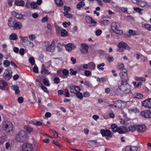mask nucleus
<instances>
[{
	"label": "nucleus",
	"instance_id": "56",
	"mask_svg": "<svg viewBox=\"0 0 151 151\" xmlns=\"http://www.w3.org/2000/svg\"><path fill=\"white\" fill-rule=\"evenodd\" d=\"M67 31L65 29L62 30L61 33V36L63 37L67 36Z\"/></svg>",
	"mask_w": 151,
	"mask_h": 151
},
{
	"label": "nucleus",
	"instance_id": "36",
	"mask_svg": "<svg viewBox=\"0 0 151 151\" xmlns=\"http://www.w3.org/2000/svg\"><path fill=\"white\" fill-rule=\"evenodd\" d=\"M85 6V3L82 1L78 3L76 5L77 8L78 9H80L81 8Z\"/></svg>",
	"mask_w": 151,
	"mask_h": 151
},
{
	"label": "nucleus",
	"instance_id": "51",
	"mask_svg": "<svg viewBox=\"0 0 151 151\" xmlns=\"http://www.w3.org/2000/svg\"><path fill=\"white\" fill-rule=\"evenodd\" d=\"M25 45L32 48H33L34 46L33 43L29 40H28L27 42V44H26Z\"/></svg>",
	"mask_w": 151,
	"mask_h": 151
},
{
	"label": "nucleus",
	"instance_id": "28",
	"mask_svg": "<svg viewBox=\"0 0 151 151\" xmlns=\"http://www.w3.org/2000/svg\"><path fill=\"white\" fill-rule=\"evenodd\" d=\"M12 89L15 91V93L16 94H18L20 93V91L19 87L17 86L14 85L12 86Z\"/></svg>",
	"mask_w": 151,
	"mask_h": 151
},
{
	"label": "nucleus",
	"instance_id": "43",
	"mask_svg": "<svg viewBox=\"0 0 151 151\" xmlns=\"http://www.w3.org/2000/svg\"><path fill=\"white\" fill-rule=\"evenodd\" d=\"M105 65L104 63H102L101 64H99L97 66V68L99 70H101L102 71L104 70V68L103 67Z\"/></svg>",
	"mask_w": 151,
	"mask_h": 151
},
{
	"label": "nucleus",
	"instance_id": "57",
	"mask_svg": "<svg viewBox=\"0 0 151 151\" xmlns=\"http://www.w3.org/2000/svg\"><path fill=\"white\" fill-rule=\"evenodd\" d=\"M98 81L99 82L104 83L106 81V78H105L102 77L101 78H98Z\"/></svg>",
	"mask_w": 151,
	"mask_h": 151
},
{
	"label": "nucleus",
	"instance_id": "47",
	"mask_svg": "<svg viewBox=\"0 0 151 151\" xmlns=\"http://www.w3.org/2000/svg\"><path fill=\"white\" fill-rule=\"evenodd\" d=\"M84 85L87 87L91 88L93 86L91 82L88 81H86L84 82Z\"/></svg>",
	"mask_w": 151,
	"mask_h": 151
},
{
	"label": "nucleus",
	"instance_id": "55",
	"mask_svg": "<svg viewBox=\"0 0 151 151\" xmlns=\"http://www.w3.org/2000/svg\"><path fill=\"white\" fill-rule=\"evenodd\" d=\"M63 14L65 16L68 18H71L73 16L72 14L68 13L67 12H64Z\"/></svg>",
	"mask_w": 151,
	"mask_h": 151
},
{
	"label": "nucleus",
	"instance_id": "33",
	"mask_svg": "<svg viewBox=\"0 0 151 151\" xmlns=\"http://www.w3.org/2000/svg\"><path fill=\"white\" fill-rule=\"evenodd\" d=\"M118 127L119 126L115 124H113L111 126V128L114 132H116Z\"/></svg>",
	"mask_w": 151,
	"mask_h": 151
},
{
	"label": "nucleus",
	"instance_id": "3",
	"mask_svg": "<svg viewBox=\"0 0 151 151\" xmlns=\"http://www.w3.org/2000/svg\"><path fill=\"white\" fill-rule=\"evenodd\" d=\"M56 40H53L51 44H50V42L49 41L45 42V46L46 47V51L50 52H53L55 50V41Z\"/></svg>",
	"mask_w": 151,
	"mask_h": 151
},
{
	"label": "nucleus",
	"instance_id": "15",
	"mask_svg": "<svg viewBox=\"0 0 151 151\" xmlns=\"http://www.w3.org/2000/svg\"><path fill=\"white\" fill-rule=\"evenodd\" d=\"M123 88V89H121L120 90L122 91L125 93H128L131 91V86L128 83L126 84Z\"/></svg>",
	"mask_w": 151,
	"mask_h": 151
},
{
	"label": "nucleus",
	"instance_id": "29",
	"mask_svg": "<svg viewBox=\"0 0 151 151\" xmlns=\"http://www.w3.org/2000/svg\"><path fill=\"white\" fill-rule=\"evenodd\" d=\"M133 97L136 99H141L143 97L142 94L138 93H135L133 94Z\"/></svg>",
	"mask_w": 151,
	"mask_h": 151
},
{
	"label": "nucleus",
	"instance_id": "25",
	"mask_svg": "<svg viewBox=\"0 0 151 151\" xmlns=\"http://www.w3.org/2000/svg\"><path fill=\"white\" fill-rule=\"evenodd\" d=\"M41 73L43 74H50V73L49 72L48 70L45 69V66L44 65H42L41 69Z\"/></svg>",
	"mask_w": 151,
	"mask_h": 151
},
{
	"label": "nucleus",
	"instance_id": "45",
	"mask_svg": "<svg viewBox=\"0 0 151 151\" xmlns=\"http://www.w3.org/2000/svg\"><path fill=\"white\" fill-rule=\"evenodd\" d=\"M40 86L41 87L42 89L43 90L44 92L47 94L49 93V92L47 90V88L46 87L43 86L42 84L41 83L40 85Z\"/></svg>",
	"mask_w": 151,
	"mask_h": 151
},
{
	"label": "nucleus",
	"instance_id": "41",
	"mask_svg": "<svg viewBox=\"0 0 151 151\" xmlns=\"http://www.w3.org/2000/svg\"><path fill=\"white\" fill-rule=\"evenodd\" d=\"M138 4L140 5L141 7H144L147 5V3L145 1L139 0Z\"/></svg>",
	"mask_w": 151,
	"mask_h": 151
},
{
	"label": "nucleus",
	"instance_id": "38",
	"mask_svg": "<svg viewBox=\"0 0 151 151\" xmlns=\"http://www.w3.org/2000/svg\"><path fill=\"white\" fill-rule=\"evenodd\" d=\"M24 128L26 129V131L29 134L33 130V128L29 125L24 126Z\"/></svg>",
	"mask_w": 151,
	"mask_h": 151
},
{
	"label": "nucleus",
	"instance_id": "62",
	"mask_svg": "<svg viewBox=\"0 0 151 151\" xmlns=\"http://www.w3.org/2000/svg\"><path fill=\"white\" fill-rule=\"evenodd\" d=\"M62 72L63 75L65 76H67L69 73V71L68 70L65 69L63 70Z\"/></svg>",
	"mask_w": 151,
	"mask_h": 151
},
{
	"label": "nucleus",
	"instance_id": "22",
	"mask_svg": "<svg viewBox=\"0 0 151 151\" xmlns=\"http://www.w3.org/2000/svg\"><path fill=\"white\" fill-rule=\"evenodd\" d=\"M127 131L124 129V127H122V126H119L116 132H118L119 134H124L127 132Z\"/></svg>",
	"mask_w": 151,
	"mask_h": 151
},
{
	"label": "nucleus",
	"instance_id": "49",
	"mask_svg": "<svg viewBox=\"0 0 151 151\" xmlns=\"http://www.w3.org/2000/svg\"><path fill=\"white\" fill-rule=\"evenodd\" d=\"M124 65L122 63H121L119 64L117 66V68L118 70H123L124 69Z\"/></svg>",
	"mask_w": 151,
	"mask_h": 151
},
{
	"label": "nucleus",
	"instance_id": "61",
	"mask_svg": "<svg viewBox=\"0 0 151 151\" xmlns=\"http://www.w3.org/2000/svg\"><path fill=\"white\" fill-rule=\"evenodd\" d=\"M62 73V70L61 69H60L57 71V74L60 77L64 78H65L62 75H61V74Z\"/></svg>",
	"mask_w": 151,
	"mask_h": 151
},
{
	"label": "nucleus",
	"instance_id": "60",
	"mask_svg": "<svg viewBox=\"0 0 151 151\" xmlns=\"http://www.w3.org/2000/svg\"><path fill=\"white\" fill-rule=\"evenodd\" d=\"M53 81L54 83L57 84L60 83V79L59 78L56 77L54 78Z\"/></svg>",
	"mask_w": 151,
	"mask_h": 151
},
{
	"label": "nucleus",
	"instance_id": "50",
	"mask_svg": "<svg viewBox=\"0 0 151 151\" xmlns=\"http://www.w3.org/2000/svg\"><path fill=\"white\" fill-rule=\"evenodd\" d=\"M55 4L58 6H62L63 5V2L61 0H55Z\"/></svg>",
	"mask_w": 151,
	"mask_h": 151
},
{
	"label": "nucleus",
	"instance_id": "4",
	"mask_svg": "<svg viewBox=\"0 0 151 151\" xmlns=\"http://www.w3.org/2000/svg\"><path fill=\"white\" fill-rule=\"evenodd\" d=\"M3 127L6 132H9L13 130V126L10 122L5 121L3 123Z\"/></svg>",
	"mask_w": 151,
	"mask_h": 151
},
{
	"label": "nucleus",
	"instance_id": "39",
	"mask_svg": "<svg viewBox=\"0 0 151 151\" xmlns=\"http://www.w3.org/2000/svg\"><path fill=\"white\" fill-rule=\"evenodd\" d=\"M63 45H64L63 43L61 44L60 42H58V43L57 45V47L58 49V51L61 52L62 50Z\"/></svg>",
	"mask_w": 151,
	"mask_h": 151
},
{
	"label": "nucleus",
	"instance_id": "59",
	"mask_svg": "<svg viewBox=\"0 0 151 151\" xmlns=\"http://www.w3.org/2000/svg\"><path fill=\"white\" fill-rule=\"evenodd\" d=\"M70 74L71 75H75L77 72V71L74 70L72 68H70Z\"/></svg>",
	"mask_w": 151,
	"mask_h": 151
},
{
	"label": "nucleus",
	"instance_id": "11",
	"mask_svg": "<svg viewBox=\"0 0 151 151\" xmlns=\"http://www.w3.org/2000/svg\"><path fill=\"white\" fill-rule=\"evenodd\" d=\"M16 21L17 20L14 17H11L8 20L7 24L8 26L10 27H13Z\"/></svg>",
	"mask_w": 151,
	"mask_h": 151
},
{
	"label": "nucleus",
	"instance_id": "46",
	"mask_svg": "<svg viewBox=\"0 0 151 151\" xmlns=\"http://www.w3.org/2000/svg\"><path fill=\"white\" fill-rule=\"evenodd\" d=\"M75 94L76 97L79 99H83V94L80 91H78Z\"/></svg>",
	"mask_w": 151,
	"mask_h": 151
},
{
	"label": "nucleus",
	"instance_id": "1",
	"mask_svg": "<svg viewBox=\"0 0 151 151\" xmlns=\"http://www.w3.org/2000/svg\"><path fill=\"white\" fill-rule=\"evenodd\" d=\"M27 137V133L25 131L22 130L16 134L15 139L18 142H23L26 141Z\"/></svg>",
	"mask_w": 151,
	"mask_h": 151
},
{
	"label": "nucleus",
	"instance_id": "7",
	"mask_svg": "<svg viewBox=\"0 0 151 151\" xmlns=\"http://www.w3.org/2000/svg\"><path fill=\"white\" fill-rule=\"evenodd\" d=\"M4 79L6 80H9L12 76V72L11 69L7 68L5 70V72L3 74Z\"/></svg>",
	"mask_w": 151,
	"mask_h": 151
},
{
	"label": "nucleus",
	"instance_id": "21",
	"mask_svg": "<svg viewBox=\"0 0 151 151\" xmlns=\"http://www.w3.org/2000/svg\"><path fill=\"white\" fill-rule=\"evenodd\" d=\"M7 85V82L4 80H0V89H4Z\"/></svg>",
	"mask_w": 151,
	"mask_h": 151
},
{
	"label": "nucleus",
	"instance_id": "19",
	"mask_svg": "<svg viewBox=\"0 0 151 151\" xmlns=\"http://www.w3.org/2000/svg\"><path fill=\"white\" fill-rule=\"evenodd\" d=\"M11 14L14 17L18 19H22L23 17V16L22 14H19L15 11L12 12Z\"/></svg>",
	"mask_w": 151,
	"mask_h": 151
},
{
	"label": "nucleus",
	"instance_id": "6",
	"mask_svg": "<svg viewBox=\"0 0 151 151\" xmlns=\"http://www.w3.org/2000/svg\"><path fill=\"white\" fill-rule=\"evenodd\" d=\"M89 47L88 45L85 43H81V45L80 51L83 55L86 54L88 52Z\"/></svg>",
	"mask_w": 151,
	"mask_h": 151
},
{
	"label": "nucleus",
	"instance_id": "13",
	"mask_svg": "<svg viewBox=\"0 0 151 151\" xmlns=\"http://www.w3.org/2000/svg\"><path fill=\"white\" fill-rule=\"evenodd\" d=\"M142 105L144 107L151 109V98L145 100L142 103Z\"/></svg>",
	"mask_w": 151,
	"mask_h": 151
},
{
	"label": "nucleus",
	"instance_id": "63",
	"mask_svg": "<svg viewBox=\"0 0 151 151\" xmlns=\"http://www.w3.org/2000/svg\"><path fill=\"white\" fill-rule=\"evenodd\" d=\"M90 96V93L88 91H86L83 93V96L85 98L89 97Z\"/></svg>",
	"mask_w": 151,
	"mask_h": 151
},
{
	"label": "nucleus",
	"instance_id": "42",
	"mask_svg": "<svg viewBox=\"0 0 151 151\" xmlns=\"http://www.w3.org/2000/svg\"><path fill=\"white\" fill-rule=\"evenodd\" d=\"M7 137L6 135H2L0 137V144H3L6 141Z\"/></svg>",
	"mask_w": 151,
	"mask_h": 151
},
{
	"label": "nucleus",
	"instance_id": "12",
	"mask_svg": "<svg viewBox=\"0 0 151 151\" xmlns=\"http://www.w3.org/2000/svg\"><path fill=\"white\" fill-rule=\"evenodd\" d=\"M70 93L76 94L78 91H80L81 90L80 88L77 86L72 85L69 87Z\"/></svg>",
	"mask_w": 151,
	"mask_h": 151
},
{
	"label": "nucleus",
	"instance_id": "14",
	"mask_svg": "<svg viewBox=\"0 0 151 151\" xmlns=\"http://www.w3.org/2000/svg\"><path fill=\"white\" fill-rule=\"evenodd\" d=\"M141 116L146 118H151V111L149 110H144L141 113Z\"/></svg>",
	"mask_w": 151,
	"mask_h": 151
},
{
	"label": "nucleus",
	"instance_id": "31",
	"mask_svg": "<svg viewBox=\"0 0 151 151\" xmlns=\"http://www.w3.org/2000/svg\"><path fill=\"white\" fill-rule=\"evenodd\" d=\"M137 125H131L128 127L129 131L132 132H134L135 130H137Z\"/></svg>",
	"mask_w": 151,
	"mask_h": 151
},
{
	"label": "nucleus",
	"instance_id": "30",
	"mask_svg": "<svg viewBox=\"0 0 151 151\" xmlns=\"http://www.w3.org/2000/svg\"><path fill=\"white\" fill-rule=\"evenodd\" d=\"M142 27L149 31H151V24H142Z\"/></svg>",
	"mask_w": 151,
	"mask_h": 151
},
{
	"label": "nucleus",
	"instance_id": "5",
	"mask_svg": "<svg viewBox=\"0 0 151 151\" xmlns=\"http://www.w3.org/2000/svg\"><path fill=\"white\" fill-rule=\"evenodd\" d=\"M100 132L102 136L105 137L107 140L109 139V138L112 137L113 134H111V131L109 129H101Z\"/></svg>",
	"mask_w": 151,
	"mask_h": 151
},
{
	"label": "nucleus",
	"instance_id": "48",
	"mask_svg": "<svg viewBox=\"0 0 151 151\" xmlns=\"http://www.w3.org/2000/svg\"><path fill=\"white\" fill-rule=\"evenodd\" d=\"M43 84L47 86H50V83L48 78H45L43 81Z\"/></svg>",
	"mask_w": 151,
	"mask_h": 151
},
{
	"label": "nucleus",
	"instance_id": "17",
	"mask_svg": "<svg viewBox=\"0 0 151 151\" xmlns=\"http://www.w3.org/2000/svg\"><path fill=\"white\" fill-rule=\"evenodd\" d=\"M137 130L139 132H144L146 130V126L144 124L137 125Z\"/></svg>",
	"mask_w": 151,
	"mask_h": 151
},
{
	"label": "nucleus",
	"instance_id": "53",
	"mask_svg": "<svg viewBox=\"0 0 151 151\" xmlns=\"http://www.w3.org/2000/svg\"><path fill=\"white\" fill-rule=\"evenodd\" d=\"M30 5L31 8L33 9H35L37 7V4L36 2H31Z\"/></svg>",
	"mask_w": 151,
	"mask_h": 151
},
{
	"label": "nucleus",
	"instance_id": "34",
	"mask_svg": "<svg viewBox=\"0 0 151 151\" xmlns=\"http://www.w3.org/2000/svg\"><path fill=\"white\" fill-rule=\"evenodd\" d=\"M19 38L24 43L25 45L27 44V42L29 40L28 38L27 37H22L20 36Z\"/></svg>",
	"mask_w": 151,
	"mask_h": 151
},
{
	"label": "nucleus",
	"instance_id": "9",
	"mask_svg": "<svg viewBox=\"0 0 151 151\" xmlns=\"http://www.w3.org/2000/svg\"><path fill=\"white\" fill-rule=\"evenodd\" d=\"M119 75L122 79L126 81L128 80V77L127 69H124L123 70H121Z\"/></svg>",
	"mask_w": 151,
	"mask_h": 151
},
{
	"label": "nucleus",
	"instance_id": "8",
	"mask_svg": "<svg viewBox=\"0 0 151 151\" xmlns=\"http://www.w3.org/2000/svg\"><path fill=\"white\" fill-rule=\"evenodd\" d=\"M23 151H32L33 149L32 145L28 142L24 143L22 146Z\"/></svg>",
	"mask_w": 151,
	"mask_h": 151
},
{
	"label": "nucleus",
	"instance_id": "16",
	"mask_svg": "<svg viewBox=\"0 0 151 151\" xmlns=\"http://www.w3.org/2000/svg\"><path fill=\"white\" fill-rule=\"evenodd\" d=\"M127 81L124 80L119 81L118 82V86L119 89H123V87L127 83Z\"/></svg>",
	"mask_w": 151,
	"mask_h": 151
},
{
	"label": "nucleus",
	"instance_id": "44",
	"mask_svg": "<svg viewBox=\"0 0 151 151\" xmlns=\"http://www.w3.org/2000/svg\"><path fill=\"white\" fill-rule=\"evenodd\" d=\"M135 79L136 81H141L142 82H145L146 80L145 78L137 76H135Z\"/></svg>",
	"mask_w": 151,
	"mask_h": 151
},
{
	"label": "nucleus",
	"instance_id": "32",
	"mask_svg": "<svg viewBox=\"0 0 151 151\" xmlns=\"http://www.w3.org/2000/svg\"><path fill=\"white\" fill-rule=\"evenodd\" d=\"M88 67L91 70H94L96 68V65L94 62H91L88 64Z\"/></svg>",
	"mask_w": 151,
	"mask_h": 151
},
{
	"label": "nucleus",
	"instance_id": "23",
	"mask_svg": "<svg viewBox=\"0 0 151 151\" xmlns=\"http://www.w3.org/2000/svg\"><path fill=\"white\" fill-rule=\"evenodd\" d=\"M114 103V106L115 108H120L122 107V101L120 100H118L113 101Z\"/></svg>",
	"mask_w": 151,
	"mask_h": 151
},
{
	"label": "nucleus",
	"instance_id": "64",
	"mask_svg": "<svg viewBox=\"0 0 151 151\" xmlns=\"http://www.w3.org/2000/svg\"><path fill=\"white\" fill-rule=\"evenodd\" d=\"M36 38V37H35V35L31 34L29 36V38L30 40H33Z\"/></svg>",
	"mask_w": 151,
	"mask_h": 151
},
{
	"label": "nucleus",
	"instance_id": "35",
	"mask_svg": "<svg viewBox=\"0 0 151 151\" xmlns=\"http://www.w3.org/2000/svg\"><path fill=\"white\" fill-rule=\"evenodd\" d=\"M54 24L56 29V32L59 33L62 30V28L58 25L56 23H55Z\"/></svg>",
	"mask_w": 151,
	"mask_h": 151
},
{
	"label": "nucleus",
	"instance_id": "24",
	"mask_svg": "<svg viewBox=\"0 0 151 151\" xmlns=\"http://www.w3.org/2000/svg\"><path fill=\"white\" fill-rule=\"evenodd\" d=\"M14 4L16 6H24L25 3L24 1L23 0L19 1L18 0H17L15 1Z\"/></svg>",
	"mask_w": 151,
	"mask_h": 151
},
{
	"label": "nucleus",
	"instance_id": "52",
	"mask_svg": "<svg viewBox=\"0 0 151 151\" xmlns=\"http://www.w3.org/2000/svg\"><path fill=\"white\" fill-rule=\"evenodd\" d=\"M3 64L5 67H9L10 64V63L8 60H5L3 62Z\"/></svg>",
	"mask_w": 151,
	"mask_h": 151
},
{
	"label": "nucleus",
	"instance_id": "27",
	"mask_svg": "<svg viewBox=\"0 0 151 151\" xmlns=\"http://www.w3.org/2000/svg\"><path fill=\"white\" fill-rule=\"evenodd\" d=\"M87 22L88 23L93 24L92 26L94 27L96 26V23L93 19H92L91 17H89L88 19L86 20Z\"/></svg>",
	"mask_w": 151,
	"mask_h": 151
},
{
	"label": "nucleus",
	"instance_id": "40",
	"mask_svg": "<svg viewBox=\"0 0 151 151\" xmlns=\"http://www.w3.org/2000/svg\"><path fill=\"white\" fill-rule=\"evenodd\" d=\"M129 112L131 113H138L139 112V110L136 108H130L129 109Z\"/></svg>",
	"mask_w": 151,
	"mask_h": 151
},
{
	"label": "nucleus",
	"instance_id": "10",
	"mask_svg": "<svg viewBox=\"0 0 151 151\" xmlns=\"http://www.w3.org/2000/svg\"><path fill=\"white\" fill-rule=\"evenodd\" d=\"M118 47L123 48L127 50H130L131 48L128 46L127 44L123 41L119 42L117 45Z\"/></svg>",
	"mask_w": 151,
	"mask_h": 151
},
{
	"label": "nucleus",
	"instance_id": "54",
	"mask_svg": "<svg viewBox=\"0 0 151 151\" xmlns=\"http://www.w3.org/2000/svg\"><path fill=\"white\" fill-rule=\"evenodd\" d=\"M133 9L135 11L138 12L139 14H142V12H141V11H142L143 10L142 9H140L139 7H134Z\"/></svg>",
	"mask_w": 151,
	"mask_h": 151
},
{
	"label": "nucleus",
	"instance_id": "18",
	"mask_svg": "<svg viewBox=\"0 0 151 151\" xmlns=\"http://www.w3.org/2000/svg\"><path fill=\"white\" fill-rule=\"evenodd\" d=\"M22 27V23L20 22L16 21L13 28L14 30H17L21 29Z\"/></svg>",
	"mask_w": 151,
	"mask_h": 151
},
{
	"label": "nucleus",
	"instance_id": "26",
	"mask_svg": "<svg viewBox=\"0 0 151 151\" xmlns=\"http://www.w3.org/2000/svg\"><path fill=\"white\" fill-rule=\"evenodd\" d=\"M128 33L129 34V35L128 34H127L126 35V36L127 37H129V35H137V32L136 31L133 30L131 29L129 30L128 31Z\"/></svg>",
	"mask_w": 151,
	"mask_h": 151
},
{
	"label": "nucleus",
	"instance_id": "2",
	"mask_svg": "<svg viewBox=\"0 0 151 151\" xmlns=\"http://www.w3.org/2000/svg\"><path fill=\"white\" fill-rule=\"evenodd\" d=\"M120 27V24L116 22H113L111 24V29L115 33L119 35H121L123 34V31L119 30L118 29Z\"/></svg>",
	"mask_w": 151,
	"mask_h": 151
},
{
	"label": "nucleus",
	"instance_id": "58",
	"mask_svg": "<svg viewBox=\"0 0 151 151\" xmlns=\"http://www.w3.org/2000/svg\"><path fill=\"white\" fill-rule=\"evenodd\" d=\"M64 95L66 97H70V94L68 89H65L64 90Z\"/></svg>",
	"mask_w": 151,
	"mask_h": 151
},
{
	"label": "nucleus",
	"instance_id": "37",
	"mask_svg": "<svg viewBox=\"0 0 151 151\" xmlns=\"http://www.w3.org/2000/svg\"><path fill=\"white\" fill-rule=\"evenodd\" d=\"M17 38L18 37L15 33L12 34L9 37V39L10 40H16Z\"/></svg>",
	"mask_w": 151,
	"mask_h": 151
},
{
	"label": "nucleus",
	"instance_id": "20",
	"mask_svg": "<svg viewBox=\"0 0 151 151\" xmlns=\"http://www.w3.org/2000/svg\"><path fill=\"white\" fill-rule=\"evenodd\" d=\"M66 50L68 51H70L76 47V46L73 44L69 43L65 45Z\"/></svg>",
	"mask_w": 151,
	"mask_h": 151
}]
</instances>
